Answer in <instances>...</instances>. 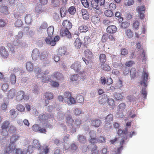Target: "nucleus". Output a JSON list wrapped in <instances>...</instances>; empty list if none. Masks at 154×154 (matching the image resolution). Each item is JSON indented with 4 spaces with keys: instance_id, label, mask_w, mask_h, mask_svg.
<instances>
[{
    "instance_id": "1",
    "label": "nucleus",
    "mask_w": 154,
    "mask_h": 154,
    "mask_svg": "<svg viewBox=\"0 0 154 154\" xmlns=\"http://www.w3.org/2000/svg\"><path fill=\"white\" fill-rule=\"evenodd\" d=\"M18 138V135H13L10 138L9 146L4 149V153L2 154H22L21 149L15 148V142Z\"/></svg>"
},
{
    "instance_id": "2",
    "label": "nucleus",
    "mask_w": 154,
    "mask_h": 154,
    "mask_svg": "<svg viewBox=\"0 0 154 154\" xmlns=\"http://www.w3.org/2000/svg\"><path fill=\"white\" fill-rule=\"evenodd\" d=\"M23 35V33L22 31L19 32L18 34L15 36V38L17 40L14 41L13 43L12 42H11L7 44V45L11 52H14L15 47H22L23 46L24 42L19 40L22 38Z\"/></svg>"
},
{
    "instance_id": "3",
    "label": "nucleus",
    "mask_w": 154,
    "mask_h": 154,
    "mask_svg": "<svg viewBox=\"0 0 154 154\" xmlns=\"http://www.w3.org/2000/svg\"><path fill=\"white\" fill-rule=\"evenodd\" d=\"M34 149H38L39 152H44L48 153L49 152L48 148L46 147L45 148L40 145L39 141L37 140H33V144L32 145Z\"/></svg>"
},
{
    "instance_id": "4",
    "label": "nucleus",
    "mask_w": 154,
    "mask_h": 154,
    "mask_svg": "<svg viewBox=\"0 0 154 154\" xmlns=\"http://www.w3.org/2000/svg\"><path fill=\"white\" fill-rule=\"evenodd\" d=\"M49 73L48 71H45V72H42L40 73L37 75V76L38 78H42L43 82L48 83L53 81L51 75H47Z\"/></svg>"
},
{
    "instance_id": "5",
    "label": "nucleus",
    "mask_w": 154,
    "mask_h": 154,
    "mask_svg": "<svg viewBox=\"0 0 154 154\" xmlns=\"http://www.w3.org/2000/svg\"><path fill=\"white\" fill-rule=\"evenodd\" d=\"M16 97L17 100L18 101H24L28 100L29 99V95L25 94L24 92L23 91H18Z\"/></svg>"
},
{
    "instance_id": "6",
    "label": "nucleus",
    "mask_w": 154,
    "mask_h": 154,
    "mask_svg": "<svg viewBox=\"0 0 154 154\" xmlns=\"http://www.w3.org/2000/svg\"><path fill=\"white\" fill-rule=\"evenodd\" d=\"M71 68L74 69L75 71L79 72L80 74H82L84 72V71H80L81 68V65L80 62H76L71 66Z\"/></svg>"
},
{
    "instance_id": "7",
    "label": "nucleus",
    "mask_w": 154,
    "mask_h": 154,
    "mask_svg": "<svg viewBox=\"0 0 154 154\" xmlns=\"http://www.w3.org/2000/svg\"><path fill=\"white\" fill-rule=\"evenodd\" d=\"M136 10L139 14L140 19H143L145 12V7L143 5L138 6L137 7Z\"/></svg>"
},
{
    "instance_id": "8",
    "label": "nucleus",
    "mask_w": 154,
    "mask_h": 154,
    "mask_svg": "<svg viewBox=\"0 0 154 154\" xmlns=\"http://www.w3.org/2000/svg\"><path fill=\"white\" fill-rule=\"evenodd\" d=\"M68 29L62 28L60 31V34L62 37L66 36L69 38H71V35L68 30Z\"/></svg>"
},
{
    "instance_id": "9",
    "label": "nucleus",
    "mask_w": 154,
    "mask_h": 154,
    "mask_svg": "<svg viewBox=\"0 0 154 154\" xmlns=\"http://www.w3.org/2000/svg\"><path fill=\"white\" fill-rule=\"evenodd\" d=\"M53 80L60 81L63 80V78L62 74L59 72H55L51 75Z\"/></svg>"
},
{
    "instance_id": "10",
    "label": "nucleus",
    "mask_w": 154,
    "mask_h": 154,
    "mask_svg": "<svg viewBox=\"0 0 154 154\" xmlns=\"http://www.w3.org/2000/svg\"><path fill=\"white\" fill-rule=\"evenodd\" d=\"M44 40L47 44L53 46L55 45V42L53 41V38L52 36H49L44 38Z\"/></svg>"
},
{
    "instance_id": "11",
    "label": "nucleus",
    "mask_w": 154,
    "mask_h": 154,
    "mask_svg": "<svg viewBox=\"0 0 154 154\" xmlns=\"http://www.w3.org/2000/svg\"><path fill=\"white\" fill-rule=\"evenodd\" d=\"M0 54L2 57L4 58H7L8 55V51L3 46H1L0 47Z\"/></svg>"
},
{
    "instance_id": "12",
    "label": "nucleus",
    "mask_w": 154,
    "mask_h": 154,
    "mask_svg": "<svg viewBox=\"0 0 154 154\" xmlns=\"http://www.w3.org/2000/svg\"><path fill=\"white\" fill-rule=\"evenodd\" d=\"M25 10V7L23 6L22 3L20 2L18 3L16 8H15L16 11H18L21 14L24 13Z\"/></svg>"
},
{
    "instance_id": "13",
    "label": "nucleus",
    "mask_w": 154,
    "mask_h": 154,
    "mask_svg": "<svg viewBox=\"0 0 154 154\" xmlns=\"http://www.w3.org/2000/svg\"><path fill=\"white\" fill-rule=\"evenodd\" d=\"M149 74L146 71L143 70L142 73L140 82H147L149 79Z\"/></svg>"
},
{
    "instance_id": "14",
    "label": "nucleus",
    "mask_w": 154,
    "mask_h": 154,
    "mask_svg": "<svg viewBox=\"0 0 154 154\" xmlns=\"http://www.w3.org/2000/svg\"><path fill=\"white\" fill-rule=\"evenodd\" d=\"M101 123V120L98 119H93L91 122V125L97 128L99 127Z\"/></svg>"
},
{
    "instance_id": "15",
    "label": "nucleus",
    "mask_w": 154,
    "mask_h": 154,
    "mask_svg": "<svg viewBox=\"0 0 154 154\" xmlns=\"http://www.w3.org/2000/svg\"><path fill=\"white\" fill-rule=\"evenodd\" d=\"M62 25L64 28L68 29H71L72 26L71 23L70 21L68 20L63 21L62 23Z\"/></svg>"
},
{
    "instance_id": "16",
    "label": "nucleus",
    "mask_w": 154,
    "mask_h": 154,
    "mask_svg": "<svg viewBox=\"0 0 154 154\" xmlns=\"http://www.w3.org/2000/svg\"><path fill=\"white\" fill-rule=\"evenodd\" d=\"M117 29V28L115 26L111 25L107 27L106 29V31L108 33H113L116 32Z\"/></svg>"
},
{
    "instance_id": "17",
    "label": "nucleus",
    "mask_w": 154,
    "mask_h": 154,
    "mask_svg": "<svg viewBox=\"0 0 154 154\" xmlns=\"http://www.w3.org/2000/svg\"><path fill=\"white\" fill-rule=\"evenodd\" d=\"M77 139L79 143L82 144H85L86 141L85 136L83 134H79L77 136Z\"/></svg>"
},
{
    "instance_id": "18",
    "label": "nucleus",
    "mask_w": 154,
    "mask_h": 154,
    "mask_svg": "<svg viewBox=\"0 0 154 154\" xmlns=\"http://www.w3.org/2000/svg\"><path fill=\"white\" fill-rule=\"evenodd\" d=\"M47 27V23L46 22H43L41 24L40 26L38 28L37 31L39 33H42V32L43 30H45Z\"/></svg>"
},
{
    "instance_id": "19",
    "label": "nucleus",
    "mask_w": 154,
    "mask_h": 154,
    "mask_svg": "<svg viewBox=\"0 0 154 154\" xmlns=\"http://www.w3.org/2000/svg\"><path fill=\"white\" fill-rule=\"evenodd\" d=\"M125 36L128 38H131L133 36V32L131 29H125Z\"/></svg>"
},
{
    "instance_id": "20",
    "label": "nucleus",
    "mask_w": 154,
    "mask_h": 154,
    "mask_svg": "<svg viewBox=\"0 0 154 154\" xmlns=\"http://www.w3.org/2000/svg\"><path fill=\"white\" fill-rule=\"evenodd\" d=\"M40 53L39 50L37 48L34 49L32 52V58H38L39 57Z\"/></svg>"
},
{
    "instance_id": "21",
    "label": "nucleus",
    "mask_w": 154,
    "mask_h": 154,
    "mask_svg": "<svg viewBox=\"0 0 154 154\" xmlns=\"http://www.w3.org/2000/svg\"><path fill=\"white\" fill-rule=\"evenodd\" d=\"M66 122L69 126H72L74 123L73 119L71 115H68L66 117Z\"/></svg>"
},
{
    "instance_id": "22",
    "label": "nucleus",
    "mask_w": 154,
    "mask_h": 154,
    "mask_svg": "<svg viewBox=\"0 0 154 154\" xmlns=\"http://www.w3.org/2000/svg\"><path fill=\"white\" fill-rule=\"evenodd\" d=\"M91 146V145H88V146L84 145L82 146L81 148L82 152L84 153L85 154L87 153V152L88 150H90Z\"/></svg>"
},
{
    "instance_id": "23",
    "label": "nucleus",
    "mask_w": 154,
    "mask_h": 154,
    "mask_svg": "<svg viewBox=\"0 0 154 154\" xmlns=\"http://www.w3.org/2000/svg\"><path fill=\"white\" fill-rule=\"evenodd\" d=\"M25 23L27 24H29L32 22V17L30 14L27 15L25 17Z\"/></svg>"
},
{
    "instance_id": "24",
    "label": "nucleus",
    "mask_w": 154,
    "mask_h": 154,
    "mask_svg": "<svg viewBox=\"0 0 154 154\" xmlns=\"http://www.w3.org/2000/svg\"><path fill=\"white\" fill-rule=\"evenodd\" d=\"M91 154H99L97 147L96 145H92L91 147Z\"/></svg>"
},
{
    "instance_id": "25",
    "label": "nucleus",
    "mask_w": 154,
    "mask_h": 154,
    "mask_svg": "<svg viewBox=\"0 0 154 154\" xmlns=\"http://www.w3.org/2000/svg\"><path fill=\"white\" fill-rule=\"evenodd\" d=\"M128 137L127 136H122V137H119V140L120 139L121 141L120 142V146H122L124 144L125 141L126 140Z\"/></svg>"
},
{
    "instance_id": "26",
    "label": "nucleus",
    "mask_w": 154,
    "mask_h": 154,
    "mask_svg": "<svg viewBox=\"0 0 154 154\" xmlns=\"http://www.w3.org/2000/svg\"><path fill=\"white\" fill-rule=\"evenodd\" d=\"M126 107V104L124 103H120L117 106V109L118 111L122 112Z\"/></svg>"
},
{
    "instance_id": "27",
    "label": "nucleus",
    "mask_w": 154,
    "mask_h": 154,
    "mask_svg": "<svg viewBox=\"0 0 154 154\" xmlns=\"http://www.w3.org/2000/svg\"><path fill=\"white\" fill-rule=\"evenodd\" d=\"M82 45V42L79 38H77L74 43V45L77 49L79 48Z\"/></svg>"
},
{
    "instance_id": "28",
    "label": "nucleus",
    "mask_w": 154,
    "mask_h": 154,
    "mask_svg": "<svg viewBox=\"0 0 154 154\" xmlns=\"http://www.w3.org/2000/svg\"><path fill=\"white\" fill-rule=\"evenodd\" d=\"M10 122L8 121H5L2 124L1 129H7L9 127Z\"/></svg>"
},
{
    "instance_id": "29",
    "label": "nucleus",
    "mask_w": 154,
    "mask_h": 154,
    "mask_svg": "<svg viewBox=\"0 0 154 154\" xmlns=\"http://www.w3.org/2000/svg\"><path fill=\"white\" fill-rule=\"evenodd\" d=\"M43 10L40 4H37L35 8V12L36 13L39 14L42 13Z\"/></svg>"
},
{
    "instance_id": "30",
    "label": "nucleus",
    "mask_w": 154,
    "mask_h": 154,
    "mask_svg": "<svg viewBox=\"0 0 154 154\" xmlns=\"http://www.w3.org/2000/svg\"><path fill=\"white\" fill-rule=\"evenodd\" d=\"M88 27L85 25H82L79 28V31L80 32H85L88 30Z\"/></svg>"
},
{
    "instance_id": "31",
    "label": "nucleus",
    "mask_w": 154,
    "mask_h": 154,
    "mask_svg": "<svg viewBox=\"0 0 154 154\" xmlns=\"http://www.w3.org/2000/svg\"><path fill=\"white\" fill-rule=\"evenodd\" d=\"M54 29V27L52 26L48 27L47 29V32L48 36H52L53 33Z\"/></svg>"
},
{
    "instance_id": "32",
    "label": "nucleus",
    "mask_w": 154,
    "mask_h": 154,
    "mask_svg": "<svg viewBox=\"0 0 154 154\" xmlns=\"http://www.w3.org/2000/svg\"><path fill=\"white\" fill-rule=\"evenodd\" d=\"M113 115L112 114H109L107 115L105 119V122H110L112 121L113 119Z\"/></svg>"
},
{
    "instance_id": "33",
    "label": "nucleus",
    "mask_w": 154,
    "mask_h": 154,
    "mask_svg": "<svg viewBox=\"0 0 154 154\" xmlns=\"http://www.w3.org/2000/svg\"><path fill=\"white\" fill-rule=\"evenodd\" d=\"M26 68L29 71H32L33 69V66L32 63L30 62H27L26 64Z\"/></svg>"
},
{
    "instance_id": "34",
    "label": "nucleus",
    "mask_w": 154,
    "mask_h": 154,
    "mask_svg": "<svg viewBox=\"0 0 154 154\" xmlns=\"http://www.w3.org/2000/svg\"><path fill=\"white\" fill-rule=\"evenodd\" d=\"M58 54L61 56L65 54H67L66 49L64 47L60 48L58 50Z\"/></svg>"
},
{
    "instance_id": "35",
    "label": "nucleus",
    "mask_w": 154,
    "mask_h": 154,
    "mask_svg": "<svg viewBox=\"0 0 154 154\" xmlns=\"http://www.w3.org/2000/svg\"><path fill=\"white\" fill-rule=\"evenodd\" d=\"M114 97L116 100L121 101L123 99V96L120 93H116L114 94Z\"/></svg>"
},
{
    "instance_id": "36",
    "label": "nucleus",
    "mask_w": 154,
    "mask_h": 154,
    "mask_svg": "<svg viewBox=\"0 0 154 154\" xmlns=\"http://www.w3.org/2000/svg\"><path fill=\"white\" fill-rule=\"evenodd\" d=\"M67 10L66 8L64 7H63L60 9V14L61 17H63L66 16Z\"/></svg>"
},
{
    "instance_id": "37",
    "label": "nucleus",
    "mask_w": 154,
    "mask_h": 154,
    "mask_svg": "<svg viewBox=\"0 0 154 154\" xmlns=\"http://www.w3.org/2000/svg\"><path fill=\"white\" fill-rule=\"evenodd\" d=\"M84 54L87 58H91L93 56V54L88 49L84 51Z\"/></svg>"
},
{
    "instance_id": "38",
    "label": "nucleus",
    "mask_w": 154,
    "mask_h": 154,
    "mask_svg": "<svg viewBox=\"0 0 154 154\" xmlns=\"http://www.w3.org/2000/svg\"><path fill=\"white\" fill-rule=\"evenodd\" d=\"M72 96L70 92L66 91L64 93V101L65 102L69 98H70Z\"/></svg>"
},
{
    "instance_id": "39",
    "label": "nucleus",
    "mask_w": 154,
    "mask_h": 154,
    "mask_svg": "<svg viewBox=\"0 0 154 154\" xmlns=\"http://www.w3.org/2000/svg\"><path fill=\"white\" fill-rule=\"evenodd\" d=\"M15 91L14 89H11L9 91L8 96L9 98L12 99L15 96Z\"/></svg>"
},
{
    "instance_id": "40",
    "label": "nucleus",
    "mask_w": 154,
    "mask_h": 154,
    "mask_svg": "<svg viewBox=\"0 0 154 154\" xmlns=\"http://www.w3.org/2000/svg\"><path fill=\"white\" fill-rule=\"evenodd\" d=\"M105 124L104 125V129L106 130L107 132L109 131L112 127V125L111 122H105Z\"/></svg>"
},
{
    "instance_id": "41",
    "label": "nucleus",
    "mask_w": 154,
    "mask_h": 154,
    "mask_svg": "<svg viewBox=\"0 0 154 154\" xmlns=\"http://www.w3.org/2000/svg\"><path fill=\"white\" fill-rule=\"evenodd\" d=\"M23 24V23L21 19H17L15 22L14 26L16 27H20Z\"/></svg>"
},
{
    "instance_id": "42",
    "label": "nucleus",
    "mask_w": 154,
    "mask_h": 154,
    "mask_svg": "<svg viewBox=\"0 0 154 154\" xmlns=\"http://www.w3.org/2000/svg\"><path fill=\"white\" fill-rule=\"evenodd\" d=\"M65 102L70 104H75L76 103V101L74 98L71 96L70 98H69Z\"/></svg>"
},
{
    "instance_id": "43",
    "label": "nucleus",
    "mask_w": 154,
    "mask_h": 154,
    "mask_svg": "<svg viewBox=\"0 0 154 154\" xmlns=\"http://www.w3.org/2000/svg\"><path fill=\"white\" fill-rule=\"evenodd\" d=\"M9 128L8 130L9 133L11 134H13V135H16L14 134L15 133H16V128L12 125H11L10 126H9Z\"/></svg>"
},
{
    "instance_id": "44",
    "label": "nucleus",
    "mask_w": 154,
    "mask_h": 154,
    "mask_svg": "<svg viewBox=\"0 0 154 154\" xmlns=\"http://www.w3.org/2000/svg\"><path fill=\"white\" fill-rule=\"evenodd\" d=\"M60 4L59 0H52L51 5L53 7H57L59 6Z\"/></svg>"
},
{
    "instance_id": "45",
    "label": "nucleus",
    "mask_w": 154,
    "mask_h": 154,
    "mask_svg": "<svg viewBox=\"0 0 154 154\" xmlns=\"http://www.w3.org/2000/svg\"><path fill=\"white\" fill-rule=\"evenodd\" d=\"M81 77L79 76V75L75 74L72 75L70 78V80L72 82L76 81L78 79H80Z\"/></svg>"
},
{
    "instance_id": "46",
    "label": "nucleus",
    "mask_w": 154,
    "mask_h": 154,
    "mask_svg": "<svg viewBox=\"0 0 154 154\" xmlns=\"http://www.w3.org/2000/svg\"><path fill=\"white\" fill-rule=\"evenodd\" d=\"M91 4L92 7L98 10L99 8V6L97 1H91Z\"/></svg>"
},
{
    "instance_id": "47",
    "label": "nucleus",
    "mask_w": 154,
    "mask_h": 154,
    "mask_svg": "<svg viewBox=\"0 0 154 154\" xmlns=\"http://www.w3.org/2000/svg\"><path fill=\"white\" fill-rule=\"evenodd\" d=\"M136 70L135 68H132L130 71L131 77L132 78L134 79L136 77Z\"/></svg>"
},
{
    "instance_id": "48",
    "label": "nucleus",
    "mask_w": 154,
    "mask_h": 154,
    "mask_svg": "<svg viewBox=\"0 0 154 154\" xmlns=\"http://www.w3.org/2000/svg\"><path fill=\"white\" fill-rule=\"evenodd\" d=\"M134 3V0H125L124 5L126 6H130L133 5Z\"/></svg>"
},
{
    "instance_id": "49",
    "label": "nucleus",
    "mask_w": 154,
    "mask_h": 154,
    "mask_svg": "<svg viewBox=\"0 0 154 154\" xmlns=\"http://www.w3.org/2000/svg\"><path fill=\"white\" fill-rule=\"evenodd\" d=\"M76 101L79 103H82L84 101L83 97L81 95H78L76 97Z\"/></svg>"
},
{
    "instance_id": "50",
    "label": "nucleus",
    "mask_w": 154,
    "mask_h": 154,
    "mask_svg": "<svg viewBox=\"0 0 154 154\" xmlns=\"http://www.w3.org/2000/svg\"><path fill=\"white\" fill-rule=\"evenodd\" d=\"M101 66L102 67L101 68L103 70L107 72L109 71L111 69L110 67L106 64L101 65Z\"/></svg>"
},
{
    "instance_id": "51",
    "label": "nucleus",
    "mask_w": 154,
    "mask_h": 154,
    "mask_svg": "<svg viewBox=\"0 0 154 154\" xmlns=\"http://www.w3.org/2000/svg\"><path fill=\"white\" fill-rule=\"evenodd\" d=\"M97 138L98 143H103L106 142V139L103 136H100Z\"/></svg>"
},
{
    "instance_id": "52",
    "label": "nucleus",
    "mask_w": 154,
    "mask_h": 154,
    "mask_svg": "<svg viewBox=\"0 0 154 154\" xmlns=\"http://www.w3.org/2000/svg\"><path fill=\"white\" fill-rule=\"evenodd\" d=\"M105 15L108 17H111L113 15V12L111 10H107L104 13Z\"/></svg>"
},
{
    "instance_id": "53",
    "label": "nucleus",
    "mask_w": 154,
    "mask_h": 154,
    "mask_svg": "<svg viewBox=\"0 0 154 154\" xmlns=\"http://www.w3.org/2000/svg\"><path fill=\"white\" fill-rule=\"evenodd\" d=\"M16 108L18 110L21 112H23L25 109L24 107L22 105L20 104L16 106Z\"/></svg>"
},
{
    "instance_id": "54",
    "label": "nucleus",
    "mask_w": 154,
    "mask_h": 154,
    "mask_svg": "<svg viewBox=\"0 0 154 154\" xmlns=\"http://www.w3.org/2000/svg\"><path fill=\"white\" fill-rule=\"evenodd\" d=\"M38 118L40 121H47L48 120L46 113L40 115L38 117Z\"/></svg>"
},
{
    "instance_id": "55",
    "label": "nucleus",
    "mask_w": 154,
    "mask_h": 154,
    "mask_svg": "<svg viewBox=\"0 0 154 154\" xmlns=\"http://www.w3.org/2000/svg\"><path fill=\"white\" fill-rule=\"evenodd\" d=\"M121 24V27L122 28L125 29L128 27L129 26L130 23L129 22L127 21L122 22Z\"/></svg>"
},
{
    "instance_id": "56",
    "label": "nucleus",
    "mask_w": 154,
    "mask_h": 154,
    "mask_svg": "<svg viewBox=\"0 0 154 154\" xmlns=\"http://www.w3.org/2000/svg\"><path fill=\"white\" fill-rule=\"evenodd\" d=\"M97 2L99 6H100L102 7L103 8H106L105 6V0H99Z\"/></svg>"
},
{
    "instance_id": "57",
    "label": "nucleus",
    "mask_w": 154,
    "mask_h": 154,
    "mask_svg": "<svg viewBox=\"0 0 154 154\" xmlns=\"http://www.w3.org/2000/svg\"><path fill=\"white\" fill-rule=\"evenodd\" d=\"M140 94L143 96L144 100L146 99V97L147 94V92L146 90L143 89V90L141 89V91H140Z\"/></svg>"
},
{
    "instance_id": "58",
    "label": "nucleus",
    "mask_w": 154,
    "mask_h": 154,
    "mask_svg": "<svg viewBox=\"0 0 154 154\" xmlns=\"http://www.w3.org/2000/svg\"><path fill=\"white\" fill-rule=\"evenodd\" d=\"M100 18L99 17L94 16L92 17L91 20L92 22L94 24L98 23L99 22Z\"/></svg>"
},
{
    "instance_id": "59",
    "label": "nucleus",
    "mask_w": 154,
    "mask_h": 154,
    "mask_svg": "<svg viewBox=\"0 0 154 154\" xmlns=\"http://www.w3.org/2000/svg\"><path fill=\"white\" fill-rule=\"evenodd\" d=\"M10 80L11 84H15L16 79V76L14 74H11L10 75Z\"/></svg>"
},
{
    "instance_id": "60",
    "label": "nucleus",
    "mask_w": 154,
    "mask_h": 154,
    "mask_svg": "<svg viewBox=\"0 0 154 154\" xmlns=\"http://www.w3.org/2000/svg\"><path fill=\"white\" fill-rule=\"evenodd\" d=\"M81 113L82 114V112L80 109L76 108L74 110V114L75 116H79Z\"/></svg>"
},
{
    "instance_id": "61",
    "label": "nucleus",
    "mask_w": 154,
    "mask_h": 154,
    "mask_svg": "<svg viewBox=\"0 0 154 154\" xmlns=\"http://www.w3.org/2000/svg\"><path fill=\"white\" fill-rule=\"evenodd\" d=\"M107 103L110 106H113L115 105L114 100L112 98H109L107 99Z\"/></svg>"
},
{
    "instance_id": "62",
    "label": "nucleus",
    "mask_w": 154,
    "mask_h": 154,
    "mask_svg": "<svg viewBox=\"0 0 154 154\" xmlns=\"http://www.w3.org/2000/svg\"><path fill=\"white\" fill-rule=\"evenodd\" d=\"M22 70L20 68L15 67L13 70V72L17 75L20 74L22 72Z\"/></svg>"
},
{
    "instance_id": "63",
    "label": "nucleus",
    "mask_w": 154,
    "mask_h": 154,
    "mask_svg": "<svg viewBox=\"0 0 154 154\" xmlns=\"http://www.w3.org/2000/svg\"><path fill=\"white\" fill-rule=\"evenodd\" d=\"M45 96L46 98L49 99V100L53 99V95L51 93L46 92Z\"/></svg>"
},
{
    "instance_id": "64",
    "label": "nucleus",
    "mask_w": 154,
    "mask_h": 154,
    "mask_svg": "<svg viewBox=\"0 0 154 154\" xmlns=\"http://www.w3.org/2000/svg\"><path fill=\"white\" fill-rule=\"evenodd\" d=\"M100 152V154H109L108 150L105 147L101 149Z\"/></svg>"
}]
</instances>
